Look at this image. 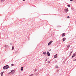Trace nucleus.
<instances>
[{"instance_id":"39448f33","label":"nucleus","mask_w":76,"mask_h":76,"mask_svg":"<svg viewBox=\"0 0 76 76\" xmlns=\"http://www.w3.org/2000/svg\"><path fill=\"white\" fill-rule=\"evenodd\" d=\"M47 54L48 55V56H50V53L49 52H47Z\"/></svg>"},{"instance_id":"bb28decb","label":"nucleus","mask_w":76,"mask_h":76,"mask_svg":"<svg viewBox=\"0 0 76 76\" xmlns=\"http://www.w3.org/2000/svg\"><path fill=\"white\" fill-rule=\"evenodd\" d=\"M12 45V43H10V45Z\"/></svg>"},{"instance_id":"6ab92c4d","label":"nucleus","mask_w":76,"mask_h":76,"mask_svg":"<svg viewBox=\"0 0 76 76\" xmlns=\"http://www.w3.org/2000/svg\"><path fill=\"white\" fill-rule=\"evenodd\" d=\"M67 6L69 7H70V5H67Z\"/></svg>"},{"instance_id":"f3484780","label":"nucleus","mask_w":76,"mask_h":76,"mask_svg":"<svg viewBox=\"0 0 76 76\" xmlns=\"http://www.w3.org/2000/svg\"><path fill=\"white\" fill-rule=\"evenodd\" d=\"M47 59H46V60H45V63H46L47 62L46 61H47Z\"/></svg>"},{"instance_id":"4be33fe9","label":"nucleus","mask_w":76,"mask_h":76,"mask_svg":"<svg viewBox=\"0 0 76 76\" xmlns=\"http://www.w3.org/2000/svg\"><path fill=\"white\" fill-rule=\"evenodd\" d=\"M11 66H14V64H11Z\"/></svg>"},{"instance_id":"f8f14e48","label":"nucleus","mask_w":76,"mask_h":76,"mask_svg":"<svg viewBox=\"0 0 76 76\" xmlns=\"http://www.w3.org/2000/svg\"><path fill=\"white\" fill-rule=\"evenodd\" d=\"M55 68L57 69H58V66H57V65H56L55 66Z\"/></svg>"},{"instance_id":"6e6552de","label":"nucleus","mask_w":76,"mask_h":76,"mask_svg":"<svg viewBox=\"0 0 76 76\" xmlns=\"http://www.w3.org/2000/svg\"><path fill=\"white\" fill-rule=\"evenodd\" d=\"M76 54L75 53L73 55V56H72V58H73L74 57H75V55H76Z\"/></svg>"},{"instance_id":"4468645a","label":"nucleus","mask_w":76,"mask_h":76,"mask_svg":"<svg viewBox=\"0 0 76 76\" xmlns=\"http://www.w3.org/2000/svg\"><path fill=\"white\" fill-rule=\"evenodd\" d=\"M72 52H73V51H72V52L70 53V54L69 56H70V55H71V54L72 53Z\"/></svg>"},{"instance_id":"ddd939ff","label":"nucleus","mask_w":76,"mask_h":76,"mask_svg":"<svg viewBox=\"0 0 76 76\" xmlns=\"http://www.w3.org/2000/svg\"><path fill=\"white\" fill-rule=\"evenodd\" d=\"M12 50L14 49V47H13V46L12 47Z\"/></svg>"},{"instance_id":"0eeeda50","label":"nucleus","mask_w":76,"mask_h":76,"mask_svg":"<svg viewBox=\"0 0 76 76\" xmlns=\"http://www.w3.org/2000/svg\"><path fill=\"white\" fill-rule=\"evenodd\" d=\"M65 35H65V33H64L62 34V37H64Z\"/></svg>"},{"instance_id":"1a4fd4ad","label":"nucleus","mask_w":76,"mask_h":76,"mask_svg":"<svg viewBox=\"0 0 76 76\" xmlns=\"http://www.w3.org/2000/svg\"><path fill=\"white\" fill-rule=\"evenodd\" d=\"M57 57V54H56L54 56V57L55 58H56Z\"/></svg>"},{"instance_id":"393cba45","label":"nucleus","mask_w":76,"mask_h":76,"mask_svg":"<svg viewBox=\"0 0 76 76\" xmlns=\"http://www.w3.org/2000/svg\"><path fill=\"white\" fill-rule=\"evenodd\" d=\"M37 70V69H35L34 72H36Z\"/></svg>"},{"instance_id":"dca6fc26","label":"nucleus","mask_w":76,"mask_h":76,"mask_svg":"<svg viewBox=\"0 0 76 76\" xmlns=\"http://www.w3.org/2000/svg\"><path fill=\"white\" fill-rule=\"evenodd\" d=\"M69 47H70V45H68L67 47L68 48H69Z\"/></svg>"},{"instance_id":"f03ea898","label":"nucleus","mask_w":76,"mask_h":76,"mask_svg":"<svg viewBox=\"0 0 76 76\" xmlns=\"http://www.w3.org/2000/svg\"><path fill=\"white\" fill-rule=\"evenodd\" d=\"M15 72V70H12L9 73H10L12 72V74H13Z\"/></svg>"},{"instance_id":"cd10ccee","label":"nucleus","mask_w":76,"mask_h":76,"mask_svg":"<svg viewBox=\"0 0 76 76\" xmlns=\"http://www.w3.org/2000/svg\"><path fill=\"white\" fill-rule=\"evenodd\" d=\"M26 0H23V1H25Z\"/></svg>"},{"instance_id":"423d86ee","label":"nucleus","mask_w":76,"mask_h":76,"mask_svg":"<svg viewBox=\"0 0 76 76\" xmlns=\"http://www.w3.org/2000/svg\"><path fill=\"white\" fill-rule=\"evenodd\" d=\"M4 72H1V76H3V73H4Z\"/></svg>"},{"instance_id":"7ed1b4c3","label":"nucleus","mask_w":76,"mask_h":76,"mask_svg":"<svg viewBox=\"0 0 76 76\" xmlns=\"http://www.w3.org/2000/svg\"><path fill=\"white\" fill-rule=\"evenodd\" d=\"M53 42V41H51L49 42L48 44V45L51 44Z\"/></svg>"},{"instance_id":"a211bd4d","label":"nucleus","mask_w":76,"mask_h":76,"mask_svg":"<svg viewBox=\"0 0 76 76\" xmlns=\"http://www.w3.org/2000/svg\"><path fill=\"white\" fill-rule=\"evenodd\" d=\"M5 47V48H7V47H8V45H6L4 46Z\"/></svg>"},{"instance_id":"c85d7f7f","label":"nucleus","mask_w":76,"mask_h":76,"mask_svg":"<svg viewBox=\"0 0 76 76\" xmlns=\"http://www.w3.org/2000/svg\"><path fill=\"white\" fill-rule=\"evenodd\" d=\"M74 61H76V59H75V60H74Z\"/></svg>"},{"instance_id":"f257e3e1","label":"nucleus","mask_w":76,"mask_h":76,"mask_svg":"<svg viewBox=\"0 0 76 76\" xmlns=\"http://www.w3.org/2000/svg\"><path fill=\"white\" fill-rule=\"evenodd\" d=\"M10 67V66L8 65H6L5 66H4L3 67V69H7Z\"/></svg>"},{"instance_id":"a878e982","label":"nucleus","mask_w":76,"mask_h":76,"mask_svg":"<svg viewBox=\"0 0 76 76\" xmlns=\"http://www.w3.org/2000/svg\"><path fill=\"white\" fill-rule=\"evenodd\" d=\"M70 1H73V0H70Z\"/></svg>"},{"instance_id":"20e7f679","label":"nucleus","mask_w":76,"mask_h":76,"mask_svg":"<svg viewBox=\"0 0 76 76\" xmlns=\"http://www.w3.org/2000/svg\"><path fill=\"white\" fill-rule=\"evenodd\" d=\"M64 10H65V11L66 12L69 11V9L68 8L65 9Z\"/></svg>"},{"instance_id":"9d476101","label":"nucleus","mask_w":76,"mask_h":76,"mask_svg":"<svg viewBox=\"0 0 76 76\" xmlns=\"http://www.w3.org/2000/svg\"><path fill=\"white\" fill-rule=\"evenodd\" d=\"M63 41H65V40H66V38H64L63 39Z\"/></svg>"},{"instance_id":"412c9836","label":"nucleus","mask_w":76,"mask_h":76,"mask_svg":"<svg viewBox=\"0 0 76 76\" xmlns=\"http://www.w3.org/2000/svg\"><path fill=\"white\" fill-rule=\"evenodd\" d=\"M34 75V74H31L29 76H33Z\"/></svg>"},{"instance_id":"5701e85b","label":"nucleus","mask_w":76,"mask_h":76,"mask_svg":"<svg viewBox=\"0 0 76 76\" xmlns=\"http://www.w3.org/2000/svg\"><path fill=\"white\" fill-rule=\"evenodd\" d=\"M50 63V61H48V63Z\"/></svg>"},{"instance_id":"2eb2a0df","label":"nucleus","mask_w":76,"mask_h":76,"mask_svg":"<svg viewBox=\"0 0 76 76\" xmlns=\"http://www.w3.org/2000/svg\"><path fill=\"white\" fill-rule=\"evenodd\" d=\"M43 54H44V55H45V54H46V53L44 52L43 53Z\"/></svg>"},{"instance_id":"c756f323","label":"nucleus","mask_w":76,"mask_h":76,"mask_svg":"<svg viewBox=\"0 0 76 76\" xmlns=\"http://www.w3.org/2000/svg\"><path fill=\"white\" fill-rule=\"evenodd\" d=\"M75 23H76V21L75 22Z\"/></svg>"},{"instance_id":"aec40b11","label":"nucleus","mask_w":76,"mask_h":76,"mask_svg":"<svg viewBox=\"0 0 76 76\" xmlns=\"http://www.w3.org/2000/svg\"><path fill=\"white\" fill-rule=\"evenodd\" d=\"M5 0H1V2H2L3 1H5Z\"/></svg>"},{"instance_id":"7c9ffc66","label":"nucleus","mask_w":76,"mask_h":76,"mask_svg":"<svg viewBox=\"0 0 76 76\" xmlns=\"http://www.w3.org/2000/svg\"><path fill=\"white\" fill-rule=\"evenodd\" d=\"M50 50H51V49H50Z\"/></svg>"},{"instance_id":"b1692460","label":"nucleus","mask_w":76,"mask_h":76,"mask_svg":"<svg viewBox=\"0 0 76 76\" xmlns=\"http://www.w3.org/2000/svg\"><path fill=\"white\" fill-rule=\"evenodd\" d=\"M67 18H70V17L69 16H68L67 17Z\"/></svg>"},{"instance_id":"9b49d317","label":"nucleus","mask_w":76,"mask_h":76,"mask_svg":"<svg viewBox=\"0 0 76 76\" xmlns=\"http://www.w3.org/2000/svg\"><path fill=\"white\" fill-rule=\"evenodd\" d=\"M21 70L22 71H23V67H21Z\"/></svg>"}]
</instances>
